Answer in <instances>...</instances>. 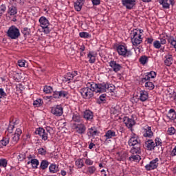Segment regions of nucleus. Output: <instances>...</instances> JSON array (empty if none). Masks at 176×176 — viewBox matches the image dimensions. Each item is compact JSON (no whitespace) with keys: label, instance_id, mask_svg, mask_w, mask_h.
I'll list each match as a JSON object with an SVG mask.
<instances>
[{"label":"nucleus","instance_id":"f8f14e48","mask_svg":"<svg viewBox=\"0 0 176 176\" xmlns=\"http://www.w3.org/2000/svg\"><path fill=\"white\" fill-rule=\"evenodd\" d=\"M67 96H68L67 91H55L52 94L54 98H65Z\"/></svg>","mask_w":176,"mask_h":176},{"label":"nucleus","instance_id":"393cba45","mask_svg":"<svg viewBox=\"0 0 176 176\" xmlns=\"http://www.w3.org/2000/svg\"><path fill=\"white\" fill-rule=\"evenodd\" d=\"M104 137H106V140H110L113 137H118V134L113 130H109L106 132Z\"/></svg>","mask_w":176,"mask_h":176},{"label":"nucleus","instance_id":"412c9836","mask_svg":"<svg viewBox=\"0 0 176 176\" xmlns=\"http://www.w3.org/2000/svg\"><path fill=\"white\" fill-rule=\"evenodd\" d=\"M84 119L86 120H93V118H94V115L90 110H86L83 114Z\"/></svg>","mask_w":176,"mask_h":176},{"label":"nucleus","instance_id":"ea45409f","mask_svg":"<svg viewBox=\"0 0 176 176\" xmlns=\"http://www.w3.org/2000/svg\"><path fill=\"white\" fill-rule=\"evenodd\" d=\"M76 166L78 168H82V166H84L83 160L80 159V160H76Z\"/></svg>","mask_w":176,"mask_h":176},{"label":"nucleus","instance_id":"423d86ee","mask_svg":"<svg viewBox=\"0 0 176 176\" xmlns=\"http://www.w3.org/2000/svg\"><path fill=\"white\" fill-rule=\"evenodd\" d=\"M92 87L95 90V93H105L107 92V82L94 83L92 82Z\"/></svg>","mask_w":176,"mask_h":176},{"label":"nucleus","instance_id":"0eeeda50","mask_svg":"<svg viewBox=\"0 0 176 176\" xmlns=\"http://www.w3.org/2000/svg\"><path fill=\"white\" fill-rule=\"evenodd\" d=\"M158 162H159L158 158H155L153 160L149 163V164H146L145 166L146 170H147L148 171H151V170H155V168H157V166H159V163H157Z\"/></svg>","mask_w":176,"mask_h":176},{"label":"nucleus","instance_id":"cd10ccee","mask_svg":"<svg viewBox=\"0 0 176 176\" xmlns=\"http://www.w3.org/2000/svg\"><path fill=\"white\" fill-rule=\"evenodd\" d=\"M10 142V138H9V135H7V137L3 138L1 141H0V146L2 148V146H6Z\"/></svg>","mask_w":176,"mask_h":176},{"label":"nucleus","instance_id":"603ef678","mask_svg":"<svg viewBox=\"0 0 176 176\" xmlns=\"http://www.w3.org/2000/svg\"><path fill=\"white\" fill-rule=\"evenodd\" d=\"M82 6L80 4L74 3V8L77 12H80L82 10Z\"/></svg>","mask_w":176,"mask_h":176},{"label":"nucleus","instance_id":"6ab92c4d","mask_svg":"<svg viewBox=\"0 0 176 176\" xmlns=\"http://www.w3.org/2000/svg\"><path fill=\"white\" fill-rule=\"evenodd\" d=\"M140 100L142 102L146 101V100H148V98L149 97V94L145 90L140 91Z\"/></svg>","mask_w":176,"mask_h":176},{"label":"nucleus","instance_id":"bb28decb","mask_svg":"<svg viewBox=\"0 0 176 176\" xmlns=\"http://www.w3.org/2000/svg\"><path fill=\"white\" fill-rule=\"evenodd\" d=\"M167 118L170 120H175L176 119V113L174 109H170L167 114Z\"/></svg>","mask_w":176,"mask_h":176},{"label":"nucleus","instance_id":"2f4dec72","mask_svg":"<svg viewBox=\"0 0 176 176\" xmlns=\"http://www.w3.org/2000/svg\"><path fill=\"white\" fill-rule=\"evenodd\" d=\"M40 167L42 170H46L49 167V161L43 160L41 162Z\"/></svg>","mask_w":176,"mask_h":176},{"label":"nucleus","instance_id":"20e7f679","mask_svg":"<svg viewBox=\"0 0 176 176\" xmlns=\"http://www.w3.org/2000/svg\"><path fill=\"white\" fill-rule=\"evenodd\" d=\"M142 36L141 34H138V30L135 29L131 32V39L133 46H138L142 43Z\"/></svg>","mask_w":176,"mask_h":176},{"label":"nucleus","instance_id":"aec40b11","mask_svg":"<svg viewBox=\"0 0 176 176\" xmlns=\"http://www.w3.org/2000/svg\"><path fill=\"white\" fill-rule=\"evenodd\" d=\"M124 121L125 125L126 126V127H128V129H131V127H133L134 124H135V121H134V120L131 118H125Z\"/></svg>","mask_w":176,"mask_h":176},{"label":"nucleus","instance_id":"13d9d810","mask_svg":"<svg viewBox=\"0 0 176 176\" xmlns=\"http://www.w3.org/2000/svg\"><path fill=\"white\" fill-rule=\"evenodd\" d=\"M106 97H107V94H105L100 95L99 97L100 101H101V102H104V101H105Z\"/></svg>","mask_w":176,"mask_h":176},{"label":"nucleus","instance_id":"3c124183","mask_svg":"<svg viewBox=\"0 0 176 176\" xmlns=\"http://www.w3.org/2000/svg\"><path fill=\"white\" fill-rule=\"evenodd\" d=\"M6 12V6L5 5H1L0 6V14H3Z\"/></svg>","mask_w":176,"mask_h":176},{"label":"nucleus","instance_id":"6e6552de","mask_svg":"<svg viewBox=\"0 0 176 176\" xmlns=\"http://www.w3.org/2000/svg\"><path fill=\"white\" fill-rule=\"evenodd\" d=\"M51 113L55 116H61L63 113V109L61 105H57L51 109Z\"/></svg>","mask_w":176,"mask_h":176},{"label":"nucleus","instance_id":"5701e85b","mask_svg":"<svg viewBox=\"0 0 176 176\" xmlns=\"http://www.w3.org/2000/svg\"><path fill=\"white\" fill-rule=\"evenodd\" d=\"M164 64L166 67H170L173 64V55L168 54L165 56Z\"/></svg>","mask_w":176,"mask_h":176},{"label":"nucleus","instance_id":"680f3d73","mask_svg":"<svg viewBox=\"0 0 176 176\" xmlns=\"http://www.w3.org/2000/svg\"><path fill=\"white\" fill-rule=\"evenodd\" d=\"M19 160L21 162H23V160H25V153L19 154Z\"/></svg>","mask_w":176,"mask_h":176},{"label":"nucleus","instance_id":"b1692460","mask_svg":"<svg viewBox=\"0 0 176 176\" xmlns=\"http://www.w3.org/2000/svg\"><path fill=\"white\" fill-rule=\"evenodd\" d=\"M145 146L148 149V151H152V149H155V142L152 140H147L145 142Z\"/></svg>","mask_w":176,"mask_h":176},{"label":"nucleus","instance_id":"c9c22d12","mask_svg":"<svg viewBox=\"0 0 176 176\" xmlns=\"http://www.w3.org/2000/svg\"><path fill=\"white\" fill-rule=\"evenodd\" d=\"M107 91L109 93H113V91H115V85L107 82Z\"/></svg>","mask_w":176,"mask_h":176},{"label":"nucleus","instance_id":"39448f33","mask_svg":"<svg viewBox=\"0 0 176 176\" xmlns=\"http://www.w3.org/2000/svg\"><path fill=\"white\" fill-rule=\"evenodd\" d=\"M7 36H8L10 39H19V37L20 36V30L17 27L12 25L7 31Z\"/></svg>","mask_w":176,"mask_h":176},{"label":"nucleus","instance_id":"bf43d9fd","mask_svg":"<svg viewBox=\"0 0 176 176\" xmlns=\"http://www.w3.org/2000/svg\"><path fill=\"white\" fill-rule=\"evenodd\" d=\"M93 160H90V159H86L85 160V164H87V166H93Z\"/></svg>","mask_w":176,"mask_h":176},{"label":"nucleus","instance_id":"dca6fc26","mask_svg":"<svg viewBox=\"0 0 176 176\" xmlns=\"http://www.w3.org/2000/svg\"><path fill=\"white\" fill-rule=\"evenodd\" d=\"M154 78H156V73L154 71H151L147 73V75H146L144 78L142 79V82L144 83L146 82V80H149L150 79H153Z\"/></svg>","mask_w":176,"mask_h":176},{"label":"nucleus","instance_id":"f3484780","mask_svg":"<svg viewBox=\"0 0 176 176\" xmlns=\"http://www.w3.org/2000/svg\"><path fill=\"white\" fill-rule=\"evenodd\" d=\"M39 23L42 28H46V27H49V25H50V23H49V20H47V19H46V17L45 16H41L39 19Z\"/></svg>","mask_w":176,"mask_h":176},{"label":"nucleus","instance_id":"69168bd1","mask_svg":"<svg viewBox=\"0 0 176 176\" xmlns=\"http://www.w3.org/2000/svg\"><path fill=\"white\" fill-rule=\"evenodd\" d=\"M85 1L86 0H77L76 3L78 5H81V6H83V5H85Z\"/></svg>","mask_w":176,"mask_h":176},{"label":"nucleus","instance_id":"c85d7f7f","mask_svg":"<svg viewBox=\"0 0 176 176\" xmlns=\"http://www.w3.org/2000/svg\"><path fill=\"white\" fill-rule=\"evenodd\" d=\"M50 173H52V174H56V173H58L59 171L58 166H57L55 164H51L49 167Z\"/></svg>","mask_w":176,"mask_h":176},{"label":"nucleus","instance_id":"ddd939ff","mask_svg":"<svg viewBox=\"0 0 176 176\" xmlns=\"http://www.w3.org/2000/svg\"><path fill=\"white\" fill-rule=\"evenodd\" d=\"M74 129L78 134H85L86 133V126L85 124H75Z\"/></svg>","mask_w":176,"mask_h":176},{"label":"nucleus","instance_id":"0e129e2a","mask_svg":"<svg viewBox=\"0 0 176 176\" xmlns=\"http://www.w3.org/2000/svg\"><path fill=\"white\" fill-rule=\"evenodd\" d=\"M43 32L45 34H50V29L49 28V26H47L46 28H43Z\"/></svg>","mask_w":176,"mask_h":176},{"label":"nucleus","instance_id":"4d7b16f0","mask_svg":"<svg viewBox=\"0 0 176 176\" xmlns=\"http://www.w3.org/2000/svg\"><path fill=\"white\" fill-rule=\"evenodd\" d=\"M23 131H21V129L18 128L16 129L15 133L14 135H17L18 137H20Z\"/></svg>","mask_w":176,"mask_h":176},{"label":"nucleus","instance_id":"052dcab7","mask_svg":"<svg viewBox=\"0 0 176 176\" xmlns=\"http://www.w3.org/2000/svg\"><path fill=\"white\" fill-rule=\"evenodd\" d=\"M166 39H167V36H166H166L161 38V41L160 42L161 43V45H166V43H167Z\"/></svg>","mask_w":176,"mask_h":176},{"label":"nucleus","instance_id":"de8ad7c7","mask_svg":"<svg viewBox=\"0 0 176 176\" xmlns=\"http://www.w3.org/2000/svg\"><path fill=\"white\" fill-rule=\"evenodd\" d=\"M153 46L155 49H160V47H162V44H161L160 41H155L153 43Z\"/></svg>","mask_w":176,"mask_h":176},{"label":"nucleus","instance_id":"f704fd0d","mask_svg":"<svg viewBox=\"0 0 176 176\" xmlns=\"http://www.w3.org/2000/svg\"><path fill=\"white\" fill-rule=\"evenodd\" d=\"M145 87H146L148 90H153V89H155V85L153 82L148 81L145 82Z\"/></svg>","mask_w":176,"mask_h":176},{"label":"nucleus","instance_id":"c756f323","mask_svg":"<svg viewBox=\"0 0 176 176\" xmlns=\"http://www.w3.org/2000/svg\"><path fill=\"white\" fill-rule=\"evenodd\" d=\"M72 79H74V76L72 75V74L67 73L63 78V82H64L65 83H66V82H67V83H69L71 80H72Z\"/></svg>","mask_w":176,"mask_h":176},{"label":"nucleus","instance_id":"c03bdc74","mask_svg":"<svg viewBox=\"0 0 176 176\" xmlns=\"http://www.w3.org/2000/svg\"><path fill=\"white\" fill-rule=\"evenodd\" d=\"M22 34H23V35L27 36V35H30V32H31V30L28 28H23L22 30Z\"/></svg>","mask_w":176,"mask_h":176},{"label":"nucleus","instance_id":"e2e57ef3","mask_svg":"<svg viewBox=\"0 0 176 176\" xmlns=\"http://www.w3.org/2000/svg\"><path fill=\"white\" fill-rule=\"evenodd\" d=\"M91 2L94 6H97V5H100V3H101L100 0H91Z\"/></svg>","mask_w":176,"mask_h":176},{"label":"nucleus","instance_id":"58836bf2","mask_svg":"<svg viewBox=\"0 0 176 176\" xmlns=\"http://www.w3.org/2000/svg\"><path fill=\"white\" fill-rule=\"evenodd\" d=\"M140 63L142 64V65H145L146 63H148V56H142L140 58Z\"/></svg>","mask_w":176,"mask_h":176},{"label":"nucleus","instance_id":"f03ea898","mask_svg":"<svg viewBox=\"0 0 176 176\" xmlns=\"http://www.w3.org/2000/svg\"><path fill=\"white\" fill-rule=\"evenodd\" d=\"M34 133L39 135L43 141H47L52 137V134H53V128L47 126L45 129L40 127L36 129Z\"/></svg>","mask_w":176,"mask_h":176},{"label":"nucleus","instance_id":"5fc2aeb1","mask_svg":"<svg viewBox=\"0 0 176 176\" xmlns=\"http://www.w3.org/2000/svg\"><path fill=\"white\" fill-rule=\"evenodd\" d=\"M18 65L19 67H27L25 66V60H18Z\"/></svg>","mask_w":176,"mask_h":176},{"label":"nucleus","instance_id":"4c0bfd02","mask_svg":"<svg viewBox=\"0 0 176 176\" xmlns=\"http://www.w3.org/2000/svg\"><path fill=\"white\" fill-rule=\"evenodd\" d=\"M89 132L92 135V137H94V135H97L98 131L96 129V127H91L89 129Z\"/></svg>","mask_w":176,"mask_h":176},{"label":"nucleus","instance_id":"473e14b6","mask_svg":"<svg viewBox=\"0 0 176 176\" xmlns=\"http://www.w3.org/2000/svg\"><path fill=\"white\" fill-rule=\"evenodd\" d=\"M73 122H76V123H80L81 118L80 115L78 113H75L72 117Z\"/></svg>","mask_w":176,"mask_h":176},{"label":"nucleus","instance_id":"9d476101","mask_svg":"<svg viewBox=\"0 0 176 176\" xmlns=\"http://www.w3.org/2000/svg\"><path fill=\"white\" fill-rule=\"evenodd\" d=\"M122 3L126 9L131 10L135 6V0H122Z\"/></svg>","mask_w":176,"mask_h":176},{"label":"nucleus","instance_id":"a211bd4d","mask_svg":"<svg viewBox=\"0 0 176 176\" xmlns=\"http://www.w3.org/2000/svg\"><path fill=\"white\" fill-rule=\"evenodd\" d=\"M144 137H147L148 138H152L153 137V132L152 131V127L146 126L144 129Z\"/></svg>","mask_w":176,"mask_h":176},{"label":"nucleus","instance_id":"6e6d98bb","mask_svg":"<svg viewBox=\"0 0 176 176\" xmlns=\"http://www.w3.org/2000/svg\"><path fill=\"white\" fill-rule=\"evenodd\" d=\"M13 129H14V124H10L8 127V131L10 133V134H12L13 133Z\"/></svg>","mask_w":176,"mask_h":176},{"label":"nucleus","instance_id":"7c9ffc66","mask_svg":"<svg viewBox=\"0 0 176 176\" xmlns=\"http://www.w3.org/2000/svg\"><path fill=\"white\" fill-rule=\"evenodd\" d=\"M96 170H97V168H96V166H88L87 168L86 174H90L91 175L92 174H94V173H96Z\"/></svg>","mask_w":176,"mask_h":176},{"label":"nucleus","instance_id":"79ce46f5","mask_svg":"<svg viewBox=\"0 0 176 176\" xmlns=\"http://www.w3.org/2000/svg\"><path fill=\"white\" fill-rule=\"evenodd\" d=\"M43 91L46 94H50V93H52V91H53V88H52V87H50V86H49V87L45 86V87H44Z\"/></svg>","mask_w":176,"mask_h":176},{"label":"nucleus","instance_id":"4be33fe9","mask_svg":"<svg viewBox=\"0 0 176 176\" xmlns=\"http://www.w3.org/2000/svg\"><path fill=\"white\" fill-rule=\"evenodd\" d=\"M88 58H89V61L90 64H94L96 63V57H97V54L94 53V52H89L87 54Z\"/></svg>","mask_w":176,"mask_h":176},{"label":"nucleus","instance_id":"9b49d317","mask_svg":"<svg viewBox=\"0 0 176 176\" xmlns=\"http://www.w3.org/2000/svg\"><path fill=\"white\" fill-rule=\"evenodd\" d=\"M109 67H111V69L114 72H119V71L122 68V65L116 63L115 60H111L109 62Z\"/></svg>","mask_w":176,"mask_h":176},{"label":"nucleus","instance_id":"a19ab883","mask_svg":"<svg viewBox=\"0 0 176 176\" xmlns=\"http://www.w3.org/2000/svg\"><path fill=\"white\" fill-rule=\"evenodd\" d=\"M79 35L80 38H90L91 36L90 34L86 32H81L79 33Z\"/></svg>","mask_w":176,"mask_h":176},{"label":"nucleus","instance_id":"f257e3e1","mask_svg":"<svg viewBox=\"0 0 176 176\" xmlns=\"http://www.w3.org/2000/svg\"><path fill=\"white\" fill-rule=\"evenodd\" d=\"M87 86V87L81 88L80 89V93L84 100H90V98H93V97H94V93H96V91L93 87L92 82H88Z\"/></svg>","mask_w":176,"mask_h":176},{"label":"nucleus","instance_id":"8fccbe9b","mask_svg":"<svg viewBox=\"0 0 176 176\" xmlns=\"http://www.w3.org/2000/svg\"><path fill=\"white\" fill-rule=\"evenodd\" d=\"M38 152L39 155H42L43 156H45V155H46V153H47V151H46V150L43 148H38Z\"/></svg>","mask_w":176,"mask_h":176},{"label":"nucleus","instance_id":"e433bc0d","mask_svg":"<svg viewBox=\"0 0 176 176\" xmlns=\"http://www.w3.org/2000/svg\"><path fill=\"white\" fill-rule=\"evenodd\" d=\"M129 160L131 162H140L141 160V157L138 155H131L129 157Z\"/></svg>","mask_w":176,"mask_h":176},{"label":"nucleus","instance_id":"09e8293b","mask_svg":"<svg viewBox=\"0 0 176 176\" xmlns=\"http://www.w3.org/2000/svg\"><path fill=\"white\" fill-rule=\"evenodd\" d=\"M168 134H169V135H174V134H175V127L168 128Z\"/></svg>","mask_w":176,"mask_h":176},{"label":"nucleus","instance_id":"2eb2a0df","mask_svg":"<svg viewBox=\"0 0 176 176\" xmlns=\"http://www.w3.org/2000/svg\"><path fill=\"white\" fill-rule=\"evenodd\" d=\"M7 13L10 16H16V14H17V7L16 6H13V4H10L8 6Z\"/></svg>","mask_w":176,"mask_h":176},{"label":"nucleus","instance_id":"864d4df0","mask_svg":"<svg viewBox=\"0 0 176 176\" xmlns=\"http://www.w3.org/2000/svg\"><path fill=\"white\" fill-rule=\"evenodd\" d=\"M155 142L154 143L155 144V146H162V140H160V138H155Z\"/></svg>","mask_w":176,"mask_h":176},{"label":"nucleus","instance_id":"37998d69","mask_svg":"<svg viewBox=\"0 0 176 176\" xmlns=\"http://www.w3.org/2000/svg\"><path fill=\"white\" fill-rule=\"evenodd\" d=\"M42 104H43V100H42V99H37L33 103L34 107H41V105H42Z\"/></svg>","mask_w":176,"mask_h":176},{"label":"nucleus","instance_id":"7ed1b4c3","mask_svg":"<svg viewBox=\"0 0 176 176\" xmlns=\"http://www.w3.org/2000/svg\"><path fill=\"white\" fill-rule=\"evenodd\" d=\"M128 145L129 146H133L131 149V153H139L140 151H141V143L140 142L138 138L135 136H132L129 139Z\"/></svg>","mask_w":176,"mask_h":176},{"label":"nucleus","instance_id":"a18cd8bd","mask_svg":"<svg viewBox=\"0 0 176 176\" xmlns=\"http://www.w3.org/2000/svg\"><path fill=\"white\" fill-rule=\"evenodd\" d=\"M0 166L1 167H6V166H8V160H6V159H1Z\"/></svg>","mask_w":176,"mask_h":176},{"label":"nucleus","instance_id":"a878e982","mask_svg":"<svg viewBox=\"0 0 176 176\" xmlns=\"http://www.w3.org/2000/svg\"><path fill=\"white\" fill-rule=\"evenodd\" d=\"M20 140V137L17 135H12L11 138H10V145H16L19 140Z\"/></svg>","mask_w":176,"mask_h":176},{"label":"nucleus","instance_id":"49530a36","mask_svg":"<svg viewBox=\"0 0 176 176\" xmlns=\"http://www.w3.org/2000/svg\"><path fill=\"white\" fill-rule=\"evenodd\" d=\"M6 96V93L3 91V89L0 88V102L2 101V98L3 97L5 98Z\"/></svg>","mask_w":176,"mask_h":176},{"label":"nucleus","instance_id":"4468645a","mask_svg":"<svg viewBox=\"0 0 176 176\" xmlns=\"http://www.w3.org/2000/svg\"><path fill=\"white\" fill-rule=\"evenodd\" d=\"M117 52L120 56L126 57V54H127V47H124L123 45H120L117 47Z\"/></svg>","mask_w":176,"mask_h":176},{"label":"nucleus","instance_id":"774afa93","mask_svg":"<svg viewBox=\"0 0 176 176\" xmlns=\"http://www.w3.org/2000/svg\"><path fill=\"white\" fill-rule=\"evenodd\" d=\"M172 155H173V156H176V146L172 151Z\"/></svg>","mask_w":176,"mask_h":176},{"label":"nucleus","instance_id":"72a5a7b5","mask_svg":"<svg viewBox=\"0 0 176 176\" xmlns=\"http://www.w3.org/2000/svg\"><path fill=\"white\" fill-rule=\"evenodd\" d=\"M31 164H32V168H38V166H39V160L36 159H32Z\"/></svg>","mask_w":176,"mask_h":176},{"label":"nucleus","instance_id":"1a4fd4ad","mask_svg":"<svg viewBox=\"0 0 176 176\" xmlns=\"http://www.w3.org/2000/svg\"><path fill=\"white\" fill-rule=\"evenodd\" d=\"M158 1L164 9H170V4L172 6H174L175 4V1L174 0H158Z\"/></svg>","mask_w":176,"mask_h":176},{"label":"nucleus","instance_id":"338daca9","mask_svg":"<svg viewBox=\"0 0 176 176\" xmlns=\"http://www.w3.org/2000/svg\"><path fill=\"white\" fill-rule=\"evenodd\" d=\"M152 42H153V38H147V43H152Z\"/></svg>","mask_w":176,"mask_h":176}]
</instances>
